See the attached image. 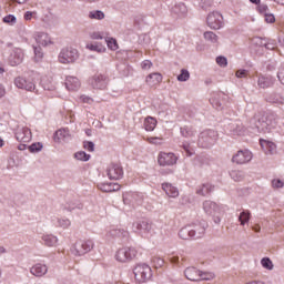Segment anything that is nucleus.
I'll use <instances>...</instances> for the list:
<instances>
[{
    "instance_id": "obj_54",
    "label": "nucleus",
    "mask_w": 284,
    "mask_h": 284,
    "mask_svg": "<svg viewBox=\"0 0 284 284\" xmlns=\"http://www.w3.org/2000/svg\"><path fill=\"white\" fill-rule=\"evenodd\" d=\"M217 65H221V68H225L227 65V58L220 55L216 58Z\"/></svg>"
},
{
    "instance_id": "obj_21",
    "label": "nucleus",
    "mask_w": 284,
    "mask_h": 284,
    "mask_svg": "<svg viewBox=\"0 0 284 284\" xmlns=\"http://www.w3.org/2000/svg\"><path fill=\"white\" fill-rule=\"evenodd\" d=\"M54 141L55 143H68L70 141V130L68 129H60L54 133Z\"/></svg>"
},
{
    "instance_id": "obj_63",
    "label": "nucleus",
    "mask_w": 284,
    "mask_h": 284,
    "mask_svg": "<svg viewBox=\"0 0 284 284\" xmlns=\"http://www.w3.org/2000/svg\"><path fill=\"white\" fill-rule=\"evenodd\" d=\"M201 8L203 9V10H207V8H211V6H212V0H202L201 1Z\"/></svg>"
},
{
    "instance_id": "obj_3",
    "label": "nucleus",
    "mask_w": 284,
    "mask_h": 284,
    "mask_svg": "<svg viewBox=\"0 0 284 284\" xmlns=\"http://www.w3.org/2000/svg\"><path fill=\"white\" fill-rule=\"evenodd\" d=\"M203 210L205 214L212 216L213 222L219 225L221 223V219H223V209L216 204V202H212L211 200H206L203 202Z\"/></svg>"
},
{
    "instance_id": "obj_34",
    "label": "nucleus",
    "mask_w": 284,
    "mask_h": 284,
    "mask_svg": "<svg viewBox=\"0 0 284 284\" xmlns=\"http://www.w3.org/2000/svg\"><path fill=\"white\" fill-rule=\"evenodd\" d=\"M230 176L233 181L239 183V182L245 180V172L239 171V170H233L230 172Z\"/></svg>"
},
{
    "instance_id": "obj_62",
    "label": "nucleus",
    "mask_w": 284,
    "mask_h": 284,
    "mask_svg": "<svg viewBox=\"0 0 284 284\" xmlns=\"http://www.w3.org/2000/svg\"><path fill=\"white\" fill-rule=\"evenodd\" d=\"M141 68H142V70H150V68H152V61H150V60H144V61L141 63Z\"/></svg>"
},
{
    "instance_id": "obj_29",
    "label": "nucleus",
    "mask_w": 284,
    "mask_h": 284,
    "mask_svg": "<svg viewBox=\"0 0 284 284\" xmlns=\"http://www.w3.org/2000/svg\"><path fill=\"white\" fill-rule=\"evenodd\" d=\"M163 81V75L161 73H151L146 77V83L149 85H156V83H161Z\"/></svg>"
},
{
    "instance_id": "obj_44",
    "label": "nucleus",
    "mask_w": 284,
    "mask_h": 284,
    "mask_svg": "<svg viewBox=\"0 0 284 284\" xmlns=\"http://www.w3.org/2000/svg\"><path fill=\"white\" fill-rule=\"evenodd\" d=\"M190 80V71L187 69H182L181 73L178 75V81L185 82Z\"/></svg>"
},
{
    "instance_id": "obj_42",
    "label": "nucleus",
    "mask_w": 284,
    "mask_h": 284,
    "mask_svg": "<svg viewBox=\"0 0 284 284\" xmlns=\"http://www.w3.org/2000/svg\"><path fill=\"white\" fill-rule=\"evenodd\" d=\"M111 236H118L120 239H125L128 236V231L123 229H114L111 231Z\"/></svg>"
},
{
    "instance_id": "obj_36",
    "label": "nucleus",
    "mask_w": 284,
    "mask_h": 284,
    "mask_svg": "<svg viewBox=\"0 0 284 284\" xmlns=\"http://www.w3.org/2000/svg\"><path fill=\"white\" fill-rule=\"evenodd\" d=\"M89 19H95L97 21H103L105 13L101 10H93L89 12Z\"/></svg>"
},
{
    "instance_id": "obj_48",
    "label": "nucleus",
    "mask_w": 284,
    "mask_h": 284,
    "mask_svg": "<svg viewBox=\"0 0 284 284\" xmlns=\"http://www.w3.org/2000/svg\"><path fill=\"white\" fill-rule=\"evenodd\" d=\"M175 12H178V14H187V7L185 3H179L175 6Z\"/></svg>"
},
{
    "instance_id": "obj_9",
    "label": "nucleus",
    "mask_w": 284,
    "mask_h": 284,
    "mask_svg": "<svg viewBox=\"0 0 284 284\" xmlns=\"http://www.w3.org/2000/svg\"><path fill=\"white\" fill-rule=\"evenodd\" d=\"M206 23L211 30H221V28H223V14L217 11L209 13Z\"/></svg>"
},
{
    "instance_id": "obj_27",
    "label": "nucleus",
    "mask_w": 284,
    "mask_h": 284,
    "mask_svg": "<svg viewBox=\"0 0 284 284\" xmlns=\"http://www.w3.org/2000/svg\"><path fill=\"white\" fill-rule=\"evenodd\" d=\"M195 192L196 194H199V196H207V194L214 192V185L210 183H204L202 185H199Z\"/></svg>"
},
{
    "instance_id": "obj_1",
    "label": "nucleus",
    "mask_w": 284,
    "mask_h": 284,
    "mask_svg": "<svg viewBox=\"0 0 284 284\" xmlns=\"http://www.w3.org/2000/svg\"><path fill=\"white\" fill-rule=\"evenodd\" d=\"M254 125L260 134H272L278 130V120L274 114L256 115Z\"/></svg>"
},
{
    "instance_id": "obj_50",
    "label": "nucleus",
    "mask_w": 284,
    "mask_h": 284,
    "mask_svg": "<svg viewBox=\"0 0 284 284\" xmlns=\"http://www.w3.org/2000/svg\"><path fill=\"white\" fill-rule=\"evenodd\" d=\"M106 45L110 50H119V44L114 38H109L106 40Z\"/></svg>"
},
{
    "instance_id": "obj_45",
    "label": "nucleus",
    "mask_w": 284,
    "mask_h": 284,
    "mask_svg": "<svg viewBox=\"0 0 284 284\" xmlns=\"http://www.w3.org/2000/svg\"><path fill=\"white\" fill-rule=\"evenodd\" d=\"M118 70L122 74V77L130 75V67H128V64H125V63L118 65Z\"/></svg>"
},
{
    "instance_id": "obj_30",
    "label": "nucleus",
    "mask_w": 284,
    "mask_h": 284,
    "mask_svg": "<svg viewBox=\"0 0 284 284\" xmlns=\"http://www.w3.org/2000/svg\"><path fill=\"white\" fill-rule=\"evenodd\" d=\"M42 241L47 247H54L59 243V239L52 234L42 235Z\"/></svg>"
},
{
    "instance_id": "obj_24",
    "label": "nucleus",
    "mask_w": 284,
    "mask_h": 284,
    "mask_svg": "<svg viewBox=\"0 0 284 284\" xmlns=\"http://www.w3.org/2000/svg\"><path fill=\"white\" fill-rule=\"evenodd\" d=\"M36 42L38 45H50L52 43V39H50V36L45 32H38L34 36Z\"/></svg>"
},
{
    "instance_id": "obj_5",
    "label": "nucleus",
    "mask_w": 284,
    "mask_h": 284,
    "mask_svg": "<svg viewBox=\"0 0 284 284\" xmlns=\"http://www.w3.org/2000/svg\"><path fill=\"white\" fill-rule=\"evenodd\" d=\"M184 276L187 281H212L214 278L212 273L201 272L196 267H187L184 271Z\"/></svg>"
},
{
    "instance_id": "obj_28",
    "label": "nucleus",
    "mask_w": 284,
    "mask_h": 284,
    "mask_svg": "<svg viewBox=\"0 0 284 284\" xmlns=\"http://www.w3.org/2000/svg\"><path fill=\"white\" fill-rule=\"evenodd\" d=\"M181 135L184 136V139H192L196 136V129L192 125H185L180 129Z\"/></svg>"
},
{
    "instance_id": "obj_56",
    "label": "nucleus",
    "mask_w": 284,
    "mask_h": 284,
    "mask_svg": "<svg viewBox=\"0 0 284 284\" xmlns=\"http://www.w3.org/2000/svg\"><path fill=\"white\" fill-rule=\"evenodd\" d=\"M83 148L88 150V152H94V142L85 141Z\"/></svg>"
},
{
    "instance_id": "obj_43",
    "label": "nucleus",
    "mask_w": 284,
    "mask_h": 284,
    "mask_svg": "<svg viewBox=\"0 0 284 284\" xmlns=\"http://www.w3.org/2000/svg\"><path fill=\"white\" fill-rule=\"evenodd\" d=\"M74 159L78 161H90V154L85 153V151H79L74 154Z\"/></svg>"
},
{
    "instance_id": "obj_57",
    "label": "nucleus",
    "mask_w": 284,
    "mask_h": 284,
    "mask_svg": "<svg viewBox=\"0 0 284 284\" xmlns=\"http://www.w3.org/2000/svg\"><path fill=\"white\" fill-rule=\"evenodd\" d=\"M123 203L124 205H132V194L125 193L123 195Z\"/></svg>"
},
{
    "instance_id": "obj_46",
    "label": "nucleus",
    "mask_w": 284,
    "mask_h": 284,
    "mask_svg": "<svg viewBox=\"0 0 284 284\" xmlns=\"http://www.w3.org/2000/svg\"><path fill=\"white\" fill-rule=\"evenodd\" d=\"M98 187L101 190V192H114L112 189V183H100Z\"/></svg>"
},
{
    "instance_id": "obj_35",
    "label": "nucleus",
    "mask_w": 284,
    "mask_h": 284,
    "mask_svg": "<svg viewBox=\"0 0 284 284\" xmlns=\"http://www.w3.org/2000/svg\"><path fill=\"white\" fill-rule=\"evenodd\" d=\"M267 101L268 103H276L277 105H283L284 103L283 95L278 93H272L271 95H268Z\"/></svg>"
},
{
    "instance_id": "obj_51",
    "label": "nucleus",
    "mask_w": 284,
    "mask_h": 284,
    "mask_svg": "<svg viewBox=\"0 0 284 284\" xmlns=\"http://www.w3.org/2000/svg\"><path fill=\"white\" fill-rule=\"evenodd\" d=\"M3 22L9 23L10 26H14V23H17V17L9 14L3 18Z\"/></svg>"
},
{
    "instance_id": "obj_12",
    "label": "nucleus",
    "mask_w": 284,
    "mask_h": 284,
    "mask_svg": "<svg viewBox=\"0 0 284 284\" xmlns=\"http://www.w3.org/2000/svg\"><path fill=\"white\" fill-rule=\"evenodd\" d=\"M106 175L111 181L123 179V166H121V164L111 163L106 168Z\"/></svg>"
},
{
    "instance_id": "obj_14",
    "label": "nucleus",
    "mask_w": 284,
    "mask_h": 284,
    "mask_svg": "<svg viewBox=\"0 0 284 284\" xmlns=\"http://www.w3.org/2000/svg\"><path fill=\"white\" fill-rule=\"evenodd\" d=\"M252 152L250 150H240L233 155L232 161L237 165H245L252 161Z\"/></svg>"
},
{
    "instance_id": "obj_22",
    "label": "nucleus",
    "mask_w": 284,
    "mask_h": 284,
    "mask_svg": "<svg viewBox=\"0 0 284 284\" xmlns=\"http://www.w3.org/2000/svg\"><path fill=\"white\" fill-rule=\"evenodd\" d=\"M257 85L258 88H262L263 90L267 88H272L274 85V78L272 75H258L257 78Z\"/></svg>"
},
{
    "instance_id": "obj_41",
    "label": "nucleus",
    "mask_w": 284,
    "mask_h": 284,
    "mask_svg": "<svg viewBox=\"0 0 284 284\" xmlns=\"http://www.w3.org/2000/svg\"><path fill=\"white\" fill-rule=\"evenodd\" d=\"M261 265L262 267H264V270H274V263H272V260H270V257H263L261 260Z\"/></svg>"
},
{
    "instance_id": "obj_2",
    "label": "nucleus",
    "mask_w": 284,
    "mask_h": 284,
    "mask_svg": "<svg viewBox=\"0 0 284 284\" xmlns=\"http://www.w3.org/2000/svg\"><path fill=\"white\" fill-rule=\"evenodd\" d=\"M219 141V133L214 130H204L200 133L197 139V145L205 150L212 148Z\"/></svg>"
},
{
    "instance_id": "obj_6",
    "label": "nucleus",
    "mask_w": 284,
    "mask_h": 284,
    "mask_svg": "<svg viewBox=\"0 0 284 284\" xmlns=\"http://www.w3.org/2000/svg\"><path fill=\"white\" fill-rule=\"evenodd\" d=\"M136 248L124 246L116 251L115 261H119V263H130V261H134V258H136Z\"/></svg>"
},
{
    "instance_id": "obj_11",
    "label": "nucleus",
    "mask_w": 284,
    "mask_h": 284,
    "mask_svg": "<svg viewBox=\"0 0 284 284\" xmlns=\"http://www.w3.org/2000/svg\"><path fill=\"white\" fill-rule=\"evenodd\" d=\"M13 83L19 90H26L27 92H34V90H37V84H34L32 80L23 77H17Z\"/></svg>"
},
{
    "instance_id": "obj_17",
    "label": "nucleus",
    "mask_w": 284,
    "mask_h": 284,
    "mask_svg": "<svg viewBox=\"0 0 284 284\" xmlns=\"http://www.w3.org/2000/svg\"><path fill=\"white\" fill-rule=\"evenodd\" d=\"M189 227H191L192 239H201L205 234V229L207 227V224L205 223V221H202L189 224Z\"/></svg>"
},
{
    "instance_id": "obj_15",
    "label": "nucleus",
    "mask_w": 284,
    "mask_h": 284,
    "mask_svg": "<svg viewBox=\"0 0 284 284\" xmlns=\"http://www.w3.org/2000/svg\"><path fill=\"white\" fill-rule=\"evenodd\" d=\"M93 90H105L108 88V78L103 74H95L89 80Z\"/></svg>"
},
{
    "instance_id": "obj_26",
    "label": "nucleus",
    "mask_w": 284,
    "mask_h": 284,
    "mask_svg": "<svg viewBox=\"0 0 284 284\" xmlns=\"http://www.w3.org/2000/svg\"><path fill=\"white\" fill-rule=\"evenodd\" d=\"M162 190L170 196V199H176V196H179V189L171 183H163Z\"/></svg>"
},
{
    "instance_id": "obj_23",
    "label": "nucleus",
    "mask_w": 284,
    "mask_h": 284,
    "mask_svg": "<svg viewBox=\"0 0 284 284\" xmlns=\"http://www.w3.org/2000/svg\"><path fill=\"white\" fill-rule=\"evenodd\" d=\"M30 273L33 276H45L48 274V266L45 264L38 263L30 268Z\"/></svg>"
},
{
    "instance_id": "obj_10",
    "label": "nucleus",
    "mask_w": 284,
    "mask_h": 284,
    "mask_svg": "<svg viewBox=\"0 0 284 284\" xmlns=\"http://www.w3.org/2000/svg\"><path fill=\"white\" fill-rule=\"evenodd\" d=\"M226 132L230 136H243L245 134V125L241 120H235L226 125Z\"/></svg>"
},
{
    "instance_id": "obj_25",
    "label": "nucleus",
    "mask_w": 284,
    "mask_h": 284,
    "mask_svg": "<svg viewBox=\"0 0 284 284\" xmlns=\"http://www.w3.org/2000/svg\"><path fill=\"white\" fill-rule=\"evenodd\" d=\"M224 99H225V94L223 93H217L215 94L213 98H211V105H213V108H215V110H223L224 108Z\"/></svg>"
},
{
    "instance_id": "obj_33",
    "label": "nucleus",
    "mask_w": 284,
    "mask_h": 284,
    "mask_svg": "<svg viewBox=\"0 0 284 284\" xmlns=\"http://www.w3.org/2000/svg\"><path fill=\"white\" fill-rule=\"evenodd\" d=\"M156 128V119L149 116L144 120V129L146 132H153V130Z\"/></svg>"
},
{
    "instance_id": "obj_32",
    "label": "nucleus",
    "mask_w": 284,
    "mask_h": 284,
    "mask_svg": "<svg viewBox=\"0 0 284 284\" xmlns=\"http://www.w3.org/2000/svg\"><path fill=\"white\" fill-rule=\"evenodd\" d=\"M179 237L182 239V241H190V239H192V227L190 224L180 230Z\"/></svg>"
},
{
    "instance_id": "obj_40",
    "label": "nucleus",
    "mask_w": 284,
    "mask_h": 284,
    "mask_svg": "<svg viewBox=\"0 0 284 284\" xmlns=\"http://www.w3.org/2000/svg\"><path fill=\"white\" fill-rule=\"evenodd\" d=\"M87 48H88V50H91L92 52H99V53L105 52V47H103L99 43L87 44Z\"/></svg>"
},
{
    "instance_id": "obj_39",
    "label": "nucleus",
    "mask_w": 284,
    "mask_h": 284,
    "mask_svg": "<svg viewBox=\"0 0 284 284\" xmlns=\"http://www.w3.org/2000/svg\"><path fill=\"white\" fill-rule=\"evenodd\" d=\"M33 52H34L36 63H39L40 61H43V49L41 47H34L33 45Z\"/></svg>"
},
{
    "instance_id": "obj_52",
    "label": "nucleus",
    "mask_w": 284,
    "mask_h": 284,
    "mask_svg": "<svg viewBox=\"0 0 284 284\" xmlns=\"http://www.w3.org/2000/svg\"><path fill=\"white\" fill-rule=\"evenodd\" d=\"M257 10L260 14H267V12H270V7H267L265 3H262L257 6Z\"/></svg>"
},
{
    "instance_id": "obj_37",
    "label": "nucleus",
    "mask_w": 284,
    "mask_h": 284,
    "mask_svg": "<svg viewBox=\"0 0 284 284\" xmlns=\"http://www.w3.org/2000/svg\"><path fill=\"white\" fill-rule=\"evenodd\" d=\"M204 39L210 43H219V36L212 31L204 32Z\"/></svg>"
},
{
    "instance_id": "obj_59",
    "label": "nucleus",
    "mask_w": 284,
    "mask_h": 284,
    "mask_svg": "<svg viewBox=\"0 0 284 284\" xmlns=\"http://www.w3.org/2000/svg\"><path fill=\"white\" fill-rule=\"evenodd\" d=\"M264 17L266 23H274V21H276V18L272 13H265Z\"/></svg>"
},
{
    "instance_id": "obj_19",
    "label": "nucleus",
    "mask_w": 284,
    "mask_h": 284,
    "mask_svg": "<svg viewBox=\"0 0 284 284\" xmlns=\"http://www.w3.org/2000/svg\"><path fill=\"white\" fill-rule=\"evenodd\" d=\"M132 230L138 234H150L152 232V224L145 220L138 221L132 224Z\"/></svg>"
},
{
    "instance_id": "obj_18",
    "label": "nucleus",
    "mask_w": 284,
    "mask_h": 284,
    "mask_svg": "<svg viewBox=\"0 0 284 284\" xmlns=\"http://www.w3.org/2000/svg\"><path fill=\"white\" fill-rule=\"evenodd\" d=\"M23 57H24L23 49L13 48L9 55L10 65L12 67L21 65V63H23Z\"/></svg>"
},
{
    "instance_id": "obj_64",
    "label": "nucleus",
    "mask_w": 284,
    "mask_h": 284,
    "mask_svg": "<svg viewBox=\"0 0 284 284\" xmlns=\"http://www.w3.org/2000/svg\"><path fill=\"white\" fill-rule=\"evenodd\" d=\"M91 39H94V40H101L103 39V33L102 32H99V31H95V32H92L90 34Z\"/></svg>"
},
{
    "instance_id": "obj_49",
    "label": "nucleus",
    "mask_w": 284,
    "mask_h": 284,
    "mask_svg": "<svg viewBox=\"0 0 284 284\" xmlns=\"http://www.w3.org/2000/svg\"><path fill=\"white\" fill-rule=\"evenodd\" d=\"M58 225L59 227H63V230H68L72 223L68 219H58Z\"/></svg>"
},
{
    "instance_id": "obj_4",
    "label": "nucleus",
    "mask_w": 284,
    "mask_h": 284,
    "mask_svg": "<svg viewBox=\"0 0 284 284\" xmlns=\"http://www.w3.org/2000/svg\"><path fill=\"white\" fill-rule=\"evenodd\" d=\"M93 247L94 242H92V240H78L71 247V254H73V256H83L92 251Z\"/></svg>"
},
{
    "instance_id": "obj_8",
    "label": "nucleus",
    "mask_w": 284,
    "mask_h": 284,
    "mask_svg": "<svg viewBox=\"0 0 284 284\" xmlns=\"http://www.w3.org/2000/svg\"><path fill=\"white\" fill-rule=\"evenodd\" d=\"M79 59V51L73 48H64L60 51L58 60L60 63L68 65L69 63H74Z\"/></svg>"
},
{
    "instance_id": "obj_13",
    "label": "nucleus",
    "mask_w": 284,
    "mask_h": 284,
    "mask_svg": "<svg viewBox=\"0 0 284 284\" xmlns=\"http://www.w3.org/2000/svg\"><path fill=\"white\" fill-rule=\"evenodd\" d=\"M14 136L20 143H30L32 141V131L28 126H18Z\"/></svg>"
},
{
    "instance_id": "obj_7",
    "label": "nucleus",
    "mask_w": 284,
    "mask_h": 284,
    "mask_svg": "<svg viewBox=\"0 0 284 284\" xmlns=\"http://www.w3.org/2000/svg\"><path fill=\"white\" fill-rule=\"evenodd\" d=\"M133 274L139 283H145L152 278V268L148 264H138L134 267Z\"/></svg>"
},
{
    "instance_id": "obj_47",
    "label": "nucleus",
    "mask_w": 284,
    "mask_h": 284,
    "mask_svg": "<svg viewBox=\"0 0 284 284\" xmlns=\"http://www.w3.org/2000/svg\"><path fill=\"white\" fill-rule=\"evenodd\" d=\"M43 150V144L40 142L33 143L29 145V151L34 153V152H41Z\"/></svg>"
},
{
    "instance_id": "obj_60",
    "label": "nucleus",
    "mask_w": 284,
    "mask_h": 284,
    "mask_svg": "<svg viewBox=\"0 0 284 284\" xmlns=\"http://www.w3.org/2000/svg\"><path fill=\"white\" fill-rule=\"evenodd\" d=\"M153 263H154L155 267H163L165 262L161 257H154Z\"/></svg>"
},
{
    "instance_id": "obj_58",
    "label": "nucleus",
    "mask_w": 284,
    "mask_h": 284,
    "mask_svg": "<svg viewBox=\"0 0 284 284\" xmlns=\"http://www.w3.org/2000/svg\"><path fill=\"white\" fill-rule=\"evenodd\" d=\"M284 183L281 180H273L272 181V187H274L275 190H278L281 187H283Z\"/></svg>"
},
{
    "instance_id": "obj_16",
    "label": "nucleus",
    "mask_w": 284,
    "mask_h": 284,
    "mask_svg": "<svg viewBox=\"0 0 284 284\" xmlns=\"http://www.w3.org/2000/svg\"><path fill=\"white\" fill-rule=\"evenodd\" d=\"M176 161H179V158H176L174 153L161 152L158 158L159 165L163 168L176 165Z\"/></svg>"
},
{
    "instance_id": "obj_53",
    "label": "nucleus",
    "mask_w": 284,
    "mask_h": 284,
    "mask_svg": "<svg viewBox=\"0 0 284 284\" xmlns=\"http://www.w3.org/2000/svg\"><path fill=\"white\" fill-rule=\"evenodd\" d=\"M247 74H250V71H247L245 69H240L236 71L235 77L237 79H245V77H247Z\"/></svg>"
},
{
    "instance_id": "obj_38",
    "label": "nucleus",
    "mask_w": 284,
    "mask_h": 284,
    "mask_svg": "<svg viewBox=\"0 0 284 284\" xmlns=\"http://www.w3.org/2000/svg\"><path fill=\"white\" fill-rule=\"evenodd\" d=\"M251 216H252V214L250 213V211L241 212L239 215V221H240L241 225H245V223H250Z\"/></svg>"
},
{
    "instance_id": "obj_31",
    "label": "nucleus",
    "mask_w": 284,
    "mask_h": 284,
    "mask_svg": "<svg viewBox=\"0 0 284 284\" xmlns=\"http://www.w3.org/2000/svg\"><path fill=\"white\" fill-rule=\"evenodd\" d=\"M261 146L264 150L265 154H274L276 152V144L270 141H261Z\"/></svg>"
},
{
    "instance_id": "obj_20",
    "label": "nucleus",
    "mask_w": 284,
    "mask_h": 284,
    "mask_svg": "<svg viewBox=\"0 0 284 284\" xmlns=\"http://www.w3.org/2000/svg\"><path fill=\"white\" fill-rule=\"evenodd\" d=\"M65 88L70 92H77L81 88V81L74 75H68L65 79Z\"/></svg>"
},
{
    "instance_id": "obj_55",
    "label": "nucleus",
    "mask_w": 284,
    "mask_h": 284,
    "mask_svg": "<svg viewBox=\"0 0 284 284\" xmlns=\"http://www.w3.org/2000/svg\"><path fill=\"white\" fill-rule=\"evenodd\" d=\"M277 79L284 85V64H282L277 72Z\"/></svg>"
},
{
    "instance_id": "obj_61",
    "label": "nucleus",
    "mask_w": 284,
    "mask_h": 284,
    "mask_svg": "<svg viewBox=\"0 0 284 284\" xmlns=\"http://www.w3.org/2000/svg\"><path fill=\"white\" fill-rule=\"evenodd\" d=\"M183 150L186 152L187 156H192V154H194V149H192L190 144H183Z\"/></svg>"
}]
</instances>
